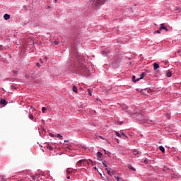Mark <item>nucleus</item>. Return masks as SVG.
<instances>
[{"label": "nucleus", "instance_id": "39", "mask_svg": "<svg viewBox=\"0 0 181 181\" xmlns=\"http://www.w3.org/2000/svg\"><path fill=\"white\" fill-rule=\"evenodd\" d=\"M55 1H57V0H55Z\"/></svg>", "mask_w": 181, "mask_h": 181}, {"label": "nucleus", "instance_id": "9", "mask_svg": "<svg viewBox=\"0 0 181 181\" xmlns=\"http://www.w3.org/2000/svg\"><path fill=\"white\" fill-rule=\"evenodd\" d=\"M127 168H129L130 170H132V172H135L136 170V169H135V168H134L132 165H128Z\"/></svg>", "mask_w": 181, "mask_h": 181}, {"label": "nucleus", "instance_id": "5", "mask_svg": "<svg viewBox=\"0 0 181 181\" xmlns=\"http://www.w3.org/2000/svg\"><path fill=\"white\" fill-rule=\"evenodd\" d=\"M139 76H140V77L136 78V81H139V80H142V78H144V76H146V74L145 72H143Z\"/></svg>", "mask_w": 181, "mask_h": 181}, {"label": "nucleus", "instance_id": "36", "mask_svg": "<svg viewBox=\"0 0 181 181\" xmlns=\"http://www.w3.org/2000/svg\"><path fill=\"white\" fill-rule=\"evenodd\" d=\"M67 179H70V176H67Z\"/></svg>", "mask_w": 181, "mask_h": 181}, {"label": "nucleus", "instance_id": "10", "mask_svg": "<svg viewBox=\"0 0 181 181\" xmlns=\"http://www.w3.org/2000/svg\"><path fill=\"white\" fill-rule=\"evenodd\" d=\"M106 170L107 171L108 175H110V176H112V175H115V173H114V171H110L108 170V168H106Z\"/></svg>", "mask_w": 181, "mask_h": 181}, {"label": "nucleus", "instance_id": "32", "mask_svg": "<svg viewBox=\"0 0 181 181\" xmlns=\"http://www.w3.org/2000/svg\"><path fill=\"white\" fill-rule=\"evenodd\" d=\"M49 136L53 137V136H54V135L53 134H49Z\"/></svg>", "mask_w": 181, "mask_h": 181}, {"label": "nucleus", "instance_id": "2", "mask_svg": "<svg viewBox=\"0 0 181 181\" xmlns=\"http://www.w3.org/2000/svg\"><path fill=\"white\" fill-rule=\"evenodd\" d=\"M77 166H89L90 165V160H86V159H83V160H80L79 161H78L76 163Z\"/></svg>", "mask_w": 181, "mask_h": 181}, {"label": "nucleus", "instance_id": "25", "mask_svg": "<svg viewBox=\"0 0 181 181\" xmlns=\"http://www.w3.org/2000/svg\"><path fill=\"white\" fill-rule=\"evenodd\" d=\"M102 54H103V56H107V54H108V53L107 52V51H103V52H102Z\"/></svg>", "mask_w": 181, "mask_h": 181}, {"label": "nucleus", "instance_id": "13", "mask_svg": "<svg viewBox=\"0 0 181 181\" xmlns=\"http://www.w3.org/2000/svg\"><path fill=\"white\" fill-rule=\"evenodd\" d=\"M72 90L74 93H76V94L78 93V90H77V87L76 86H73Z\"/></svg>", "mask_w": 181, "mask_h": 181}, {"label": "nucleus", "instance_id": "12", "mask_svg": "<svg viewBox=\"0 0 181 181\" xmlns=\"http://www.w3.org/2000/svg\"><path fill=\"white\" fill-rule=\"evenodd\" d=\"M165 76L166 77H172V71H168Z\"/></svg>", "mask_w": 181, "mask_h": 181}, {"label": "nucleus", "instance_id": "6", "mask_svg": "<svg viewBox=\"0 0 181 181\" xmlns=\"http://www.w3.org/2000/svg\"><path fill=\"white\" fill-rule=\"evenodd\" d=\"M0 104H1V105H4V107H5V105H6V104H8V102H6V100L1 99L0 100Z\"/></svg>", "mask_w": 181, "mask_h": 181}, {"label": "nucleus", "instance_id": "4", "mask_svg": "<svg viewBox=\"0 0 181 181\" xmlns=\"http://www.w3.org/2000/svg\"><path fill=\"white\" fill-rule=\"evenodd\" d=\"M165 30V32H169V29L165 26L164 23L160 25V30Z\"/></svg>", "mask_w": 181, "mask_h": 181}, {"label": "nucleus", "instance_id": "14", "mask_svg": "<svg viewBox=\"0 0 181 181\" xmlns=\"http://www.w3.org/2000/svg\"><path fill=\"white\" fill-rule=\"evenodd\" d=\"M153 67H154V70H158V69H159V64L154 63Z\"/></svg>", "mask_w": 181, "mask_h": 181}, {"label": "nucleus", "instance_id": "33", "mask_svg": "<svg viewBox=\"0 0 181 181\" xmlns=\"http://www.w3.org/2000/svg\"><path fill=\"white\" fill-rule=\"evenodd\" d=\"M37 67H40V64L37 63Z\"/></svg>", "mask_w": 181, "mask_h": 181}, {"label": "nucleus", "instance_id": "15", "mask_svg": "<svg viewBox=\"0 0 181 181\" xmlns=\"http://www.w3.org/2000/svg\"><path fill=\"white\" fill-rule=\"evenodd\" d=\"M73 173V168H68L66 170V173H68V175H70V173Z\"/></svg>", "mask_w": 181, "mask_h": 181}, {"label": "nucleus", "instance_id": "7", "mask_svg": "<svg viewBox=\"0 0 181 181\" xmlns=\"http://www.w3.org/2000/svg\"><path fill=\"white\" fill-rule=\"evenodd\" d=\"M101 177H103V180L105 181H111V180L110 178H108V177L105 176V175L100 174Z\"/></svg>", "mask_w": 181, "mask_h": 181}, {"label": "nucleus", "instance_id": "1", "mask_svg": "<svg viewBox=\"0 0 181 181\" xmlns=\"http://www.w3.org/2000/svg\"><path fill=\"white\" fill-rule=\"evenodd\" d=\"M136 119H137V121H139V122H142L144 124H151V122H153V121L147 119L146 116H145V113L144 112L138 114L136 117Z\"/></svg>", "mask_w": 181, "mask_h": 181}, {"label": "nucleus", "instance_id": "38", "mask_svg": "<svg viewBox=\"0 0 181 181\" xmlns=\"http://www.w3.org/2000/svg\"><path fill=\"white\" fill-rule=\"evenodd\" d=\"M94 169H97V168H96V167H94Z\"/></svg>", "mask_w": 181, "mask_h": 181}, {"label": "nucleus", "instance_id": "16", "mask_svg": "<svg viewBox=\"0 0 181 181\" xmlns=\"http://www.w3.org/2000/svg\"><path fill=\"white\" fill-rule=\"evenodd\" d=\"M159 149L160 151L163 152V153H165V147L164 146H160Z\"/></svg>", "mask_w": 181, "mask_h": 181}, {"label": "nucleus", "instance_id": "17", "mask_svg": "<svg viewBox=\"0 0 181 181\" xmlns=\"http://www.w3.org/2000/svg\"><path fill=\"white\" fill-rule=\"evenodd\" d=\"M102 157H103V153H101V152L98 151L97 153V158H100V159H101Z\"/></svg>", "mask_w": 181, "mask_h": 181}, {"label": "nucleus", "instance_id": "30", "mask_svg": "<svg viewBox=\"0 0 181 181\" xmlns=\"http://www.w3.org/2000/svg\"><path fill=\"white\" fill-rule=\"evenodd\" d=\"M156 32V33H158V34L160 33V32H161L160 28H159V30Z\"/></svg>", "mask_w": 181, "mask_h": 181}, {"label": "nucleus", "instance_id": "34", "mask_svg": "<svg viewBox=\"0 0 181 181\" xmlns=\"http://www.w3.org/2000/svg\"><path fill=\"white\" fill-rule=\"evenodd\" d=\"M100 138H101V139H104V138L101 136H100Z\"/></svg>", "mask_w": 181, "mask_h": 181}, {"label": "nucleus", "instance_id": "11", "mask_svg": "<svg viewBox=\"0 0 181 181\" xmlns=\"http://www.w3.org/2000/svg\"><path fill=\"white\" fill-rule=\"evenodd\" d=\"M115 179H116L117 181H124V179H122V177H119L117 175L114 176Z\"/></svg>", "mask_w": 181, "mask_h": 181}, {"label": "nucleus", "instance_id": "35", "mask_svg": "<svg viewBox=\"0 0 181 181\" xmlns=\"http://www.w3.org/2000/svg\"><path fill=\"white\" fill-rule=\"evenodd\" d=\"M64 142H69V140H65Z\"/></svg>", "mask_w": 181, "mask_h": 181}, {"label": "nucleus", "instance_id": "27", "mask_svg": "<svg viewBox=\"0 0 181 181\" xmlns=\"http://www.w3.org/2000/svg\"><path fill=\"white\" fill-rule=\"evenodd\" d=\"M103 165L105 166V168H106V169H108V165H107V164H105V162H103Z\"/></svg>", "mask_w": 181, "mask_h": 181}, {"label": "nucleus", "instance_id": "23", "mask_svg": "<svg viewBox=\"0 0 181 181\" xmlns=\"http://www.w3.org/2000/svg\"><path fill=\"white\" fill-rule=\"evenodd\" d=\"M115 135H116L117 136H118L119 138H121V134H119V132H115Z\"/></svg>", "mask_w": 181, "mask_h": 181}, {"label": "nucleus", "instance_id": "31", "mask_svg": "<svg viewBox=\"0 0 181 181\" xmlns=\"http://www.w3.org/2000/svg\"><path fill=\"white\" fill-rule=\"evenodd\" d=\"M121 135H122L123 136H125V133L124 132H122Z\"/></svg>", "mask_w": 181, "mask_h": 181}, {"label": "nucleus", "instance_id": "24", "mask_svg": "<svg viewBox=\"0 0 181 181\" xmlns=\"http://www.w3.org/2000/svg\"><path fill=\"white\" fill-rule=\"evenodd\" d=\"M53 43H54V45H59V43H60V41L54 40V41H53Z\"/></svg>", "mask_w": 181, "mask_h": 181}, {"label": "nucleus", "instance_id": "18", "mask_svg": "<svg viewBox=\"0 0 181 181\" xmlns=\"http://www.w3.org/2000/svg\"><path fill=\"white\" fill-rule=\"evenodd\" d=\"M28 117H29L30 119H34L33 114H32V112H30L28 114Z\"/></svg>", "mask_w": 181, "mask_h": 181}, {"label": "nucleus", "instance_id": "37", "mask_svg": "<svg viewBox=\"0 0 181 181\" xmlns=\"http://www.w3.org/2000/svg\"><path fill=\"white\" fill-rule=\"evenodd\" d=\"M105 153H107V151L105 150Z\"/></svg>", "mask_w": 181, "mask_h": 181}, {"label": "nucleus", "instance_id": "3", "mask_svg": "<svg viewBox=\"0 0 181 181\" xmlns=\"http://www.w3.org/2000/svg\"><path fill=\"white\" fill-rule=\"evenodd\" d=\"M107 2V0H93V5L98 6L99 5H104Z\"/></svg>", "mask_w": 181, "mask_h": 181}, {"label": "nucleus", "instance_id": "8", "mask_svg": "<svg viewBox=\"0 0 181 181\" xmlns=\"http://www.w3.org/2000/svg\"><path fill=\"white\" fill-rule=\"evenodd\" d=\"M4 18L5 19V21H8V19H11V16L9 14H5L4 16Z\"/></svg>", "mask_w": 181, "mask_h": 181}, {"label": "nucleus", "instance_id": "22", "mask_svg": "<svg viewBox=\"0 0 181 181\" xmlns=\"http://www.w3.org/2000/svg\"><path fill=\"white\" fill-rule=\"evenodd\" d=\"M57 138H59L60 139H63V136L60 135V134H57Z\"/></svg>", "mask_w": 181, "mask_h": 181}, {"label": "nucleus", "instance_id": "28", "mask_svg": "<svg viewBox=\"0 0 181 181\" xmlns=\"http://www.w3.org/2000/svg\"><path fill=\"white\" fill-rule=\"evenodd\" d=\"M88 93L89 95H92L90 89H88Z\"/></svg>", "mask_w": 181, "mask_h": 181}, {"label": "nucleus", "instance_id": "21", "mask_svg": "<svg viewBox=\"0 0 181 181\" xmlns=\"http://www.w3.org/2000/svg\"><path fill=\"white\" fill-rule=\"evenodd\" d=\"M135 78H136V77L135 76H132V81H134V83H136V81H136V79H135Z\"/></svg>", "mask_w": 181, "mask_h": 181}, {"label": "nucleus", "instance_id": "20", "mask_svg": "<svg viewBox=\"0 0 181 181\" xmlns=\"http://www.w3.org/2000/svg\"><path fill=\"white\" fill-rule=\"evenodd\" d=\"M47 149H49V151H53V146H50V145H48L47 146Z\"/></svg>", "mask_w": 181, "mask_h": 181}, {"label": "nucleus", "instance_id": "19", "mask_svg": "<svg viewBox=\"0 0 181 181\" xmlns=\"http://www.w3.org/2000/svg\"><path fill=\"white\" fill-rule=\"evenodd\" d=\"M7 178L2 176V175H0V181H6Z\"/></svg>", "mask_w": 181, "mask_h": 181}, {"label": "nucleus", "instance_id": "26", "mask_svg": "<svg viewBox=\"0 0 181 181\" xmlns=\"http://www.w3.org/2000/svg\"><path fill=\"white\" fill-rule=\"evenodd\" d=\"M46 107H42V112L45 113L46 112Z\"/></svg>", "mask_w": 181, "mask_h": 181}, {"label": "nucleus", "instance_id": "29", "mask_svg": "<svg viewBox=\"0 0 181 181\" xmlns=\"http://www.w3.org/2000/svg\"><path fill=\"white\" fill-rule=\"evenodd\" d=\"M89 160V163L90 162L91 165H94V162H93V160Z\"/></svg>", "mask_w": 181, "mask_h": 181}]
</instances>
